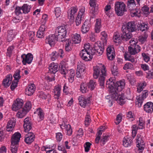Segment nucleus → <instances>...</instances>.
Listing matches in <instances>:
<instances>
[{"mask_svg":"<svg viewBox=\"0 0 153 153\" xmlns=\"http://www.w3.org/2000/svg\"><path fill=\"white\" fill-rule=\"evenodd\" d=\"M51 58L52 61H54L56 59L58 56V54L56 51H54L50 54Z\"/></svg>","mask_w":153,"mask_h":153,"instance_id":"obj_62","label":"nucleus"},{"mask_svg":"<svg viewBox=\"0 0 153 153\" xmlns=\"http://www.w3.org/2000/svg\"><path fill=\"white\" fill-rule=\"evenodd\" d=\"M132 143V140L129 136H126L123 140V145L124 146L127 147L131 145Z\"/></svg>","mask_w":153,"mask_h":153,"instance_id":"obj_24","label":"nucleus"},{"mask_svg":"<svg viewBox=\"0 0 153 153\" xmlns=\"http://www.w3.org/2000/svg\"><path fill=\"white\" fill-rule=\"evenodd\" d=\"M21 57L22 62L24 65H26L27 63H31L33 58V55L30 53H28L27 54H23L22 55Z\"/></svg>","mask_w":153,"mask_h":153,"instance_id":"obj_10","label":"nucleus"},{"mask_svg":"<svg viewBox=\"0 0 153 153\" xmlns=\"http://www.w3.org/2000/svg\"><path fill=\"white\" fill-rule=\"evenodd\" d=\"M34 135L32 132H29L25 136V140L27 144L31 143L34 140Z\"/></svg>","mask_w":153,"mask_h":153,"instance_id":"obj_26","label":"nucleus"},{"mask_svg":"<svg viewBox=\"0 0 153 153\" xmlns=\"http://www.w3.org/2000/svg\"><path fill=\"white\" fill-rule=\"evenodd\" d=\"M146 83L145 82H143L139 83L137 88V91L138 92H140L146 87Z\"/></svg>","mask_w":153,"mask_h":153,"instance_id":"obj_46","label":"nucleus"},{"mask_svg":"<svg viewBox=\"0 0 153 153\" xmlns=\"http://www.w3.org/2000/svg\"><path fill=\"white\" fill-rule=\"evenodd\" d=\"M14 48V47L13 45L9 46L7 49V52L6 53L7 55L9 56L10 57L13 51Z\"/></svg>","mask_w":153,"mask_h":153,"instance_id":"obj_56","label":"nucleus"},{"mask_svg":"<svg viewBox=\"0 0 153 153\" xmlns=\"http://www.w3.org/2000/svg\"><path fill=\"white\" fill-rule=\"evenodd\" d=\"M124 56L125 60L126 61H128L133 63L135 62V59L134 57L131 56L128 52H125L124 54Z\"/></svg>","mask_w":153,"mask_h":153,"instance_id":"obj_38","label":"nucleus"},{"mask_svg":"<svg viewBox=\"0 0 153 153\" xmlns=\"http://www.w3.org/2000/svg\"><path fill=\"white\" fill-rule=\"evenodd\" d=\"M94 77L97 79L99 77V81L100 85L103 87L104 85L105 76L106 75L105 68L104 65L100 64L93 67Z\"/></svg>","mask_w":153,"mask_h":153,"instance_id":"obj_3","label":"nucleus"},{"mask_svg":"<svg viewBox=\"0 0 153 153\" xmlns=\"http://www.w3.org/2000/svg\"><path fill=\"white\" fill-rule=\"evenodd\" d=\"M87 86V85L84 83L81 85L80 89L82 93H85L88 91Z\"/></svg>","mask_w":153,"mask_h":153,"instance_id":"obj_59","label":"nucleus"},{"mask_svg":"<svg viewBox=\"0 0 153 153\" xmlns=\"http://www.w3.org/2000/svg\"><path fill=\"white\" fill-rule=\"evenodd\" d=\"M79 104L83 107L85 108L86 105L90 102V98H85L82 96H79L78 98Z\"/></svg>","mask_w":153,"mask_h":153,"instance_id":"obj_13","label":"nucleus"},{"mask_svg":"<svg viewBox=\"0 0 153 153\" xmlns=\"http://www.w3.org/2000/svg\"><path fill=\"white\" fill-rule=\"evenodd\" d=\"M36 87L34 84H29L26 88L25 94L28 96L32 95L34 92Z\"/></svg>","mask_w":153,"mask_h":153,"instance_id":"obj_15","label":"nucleus"},{"mask_svg":"<svg viewBox=\"0 0 153 153\" xmlns=\"http://www.w3.org/2000/svg\"><path fill=\"white\" fill-rule=\"evenodd\" d=\"M28 112L25 109L22 108L19 110L16 114V117L19 118H22L24 117Z\"/></svg>","mask_w":153,"mask_h":153,"instance_id":"obj_39","label":"nucleus"},{"mask_svg":"<svg viewBox=\"0 0 153 153\" xmlns=\"http://www.w3.org/2000/svg\"><path fill=\"white\" fill-rule=\"evenodd\" d=\"M45 28L46 27L45 25H42L41 26L37 33V36L38 38H42L43 37L44 33Z\"/></svg>","mask_w":153,"mask_h":153,"instance_id":"obj_29","label":"nucleus"},{"mask_svg":"<svg viewBox=\"0 0 153 153\" xmlns=\"http://www.w3.org/2000/svg\"><path fill=\"white\" fill-rule=\"evenodd\" d=\"M139 25V29L142 31H146L149 28L148 24L146 23L140 22Z\"/></svg>","mask_w":153,"mask_h":153,"instance_id":"obj_37","label":"nucleus"},{"mask_svg":"<svg viewBox=\"0 0 153 153\" xmlns=\"http://www.w3.org/2000/svg\"><path fill=\"white\" fill-rule=\"evenodd\" d=\"M121 37L120 33L118 32L114 33L113 36V42L116 43H119L121 41Z\"/></svg>","mask_w":153,"mask_h":153,"instance_id":"obj_35","label":"nucleus"},{"mask_svg":"<svg viewBox=\"0 0 153 153\" xmlns=\"http://www.w3.org/2000/svg\"><path fill=\"white\" fill-rule=\"evenodd\" d=\"M48 68L49 72L55 74L58 71V66L56 63L52 62L49 65Z\"/></svg>","mask_w":153,"mask_h":153,"instance_id":"obj_28","label":"nucleus"},{"mask_svg":"<svg viewBox=\"0 0 153 153\" xmlns=\"http://www.w3.org/2000/svg\"><path fill=\"white\" fill-rule=\"evenodd\" d=\"M106 87L108 89L110 94L105 97L108 102L112 105L114 100L117 101L120 105L124 103L126 99L124 94L120 93L125 88V82L124 80H121L115 82L112 78H110L106 82Z\"/></svg>","mask_w":153,"mask_h":153,"instance_id":"obj_1","label":"nucleus"},{"mask_svg":"<svg viewBox=\"0 0 153 153\" xmlns=\"http://www.w3.org/2000/svg\"><path fill=\"white\" fill-rule=\"evenodd\" d=\"M37 114L41 120H42L44 117V114L43 111L40 108H38L34 112Z\"/></svg>","mask_w":153,"mask_h":153,"instance_id":"obj_42","label":"nucleus"},{"mask_svg":"<svg viewBox=\"0 0 153 153\" xmlns=\"http://www.w3.org/2000/svg\"><path fill=\"white\" fill-rule=\"evenodd\" d=\"M109 139L108 136H103L102 138L101 139L100 143L101 146H103L108 141Z\"/></svg>","mask_w":153,"mask_h":153,"instance_id":"obj_49","label":"nucleus"},{"mask_svg":"<svg viewBox=\"0 0 153 153\" xmlns=\"http://www.w3.org/2000/svg\"><path fill=\"white\" fill-rule=\"evenodd\" d=\"M80 35L77 33L73 34L71 35V39L72 43L74 44H78L81 41Z\"/></svg>","mask_w":153,"mask_h":153,"instance_id":"obj_23","label":"nucleus"},{"mask_svg":"<svg viewBox=\"0 0 153 153\" xmlns=\"http://www.w3.org/2000/svg\"><path fill=\"white\" fill-rule=\"evenodd\" d=\"M122 29L132 32L136 30V25L134 21H131L123 25Z\"/></svg>","mask_w":153,"mask_h":153,"instance_id":"obj_6","label":"nucleus"},{"mask_svg":"<svg viewBox=\"0 0 153 153\" xmlns=\"http://www.w3.org/2000/svg\"><path fill=\"white\" fill-rule=\"evenodd\" d=\"M77 10L78 8L76 7H72L68 9V19L72 21L74 20Z\"/></svg>","mask_w":153,"mask_h":153,"instance_id":"obj_12","label":"nucleus"},{"mask_svg":"<svg viewBox=\"0 0 153 153\" xmlns=\"http://www.w3.org/2000/svg\"><path fill=\"white\" fill-rule=\"evenodd\" d=\"M65 63L64 62H62L60 63L59 66V71L62 74L66 75L68 72V70L65 66Z\"/></svg>","mask_w":153,"mask_h":153,"instance_id":"obj_31","label":"nucleus"},{"mask_svg":"<svg viewBox=\"0 0 153 153\" xmlns=\"http://www.w3.org/2000/svg\"><path fill=\"white\" fill-rule=\"evenodd\" d=\"M39 96L40 98L42 99H45L47 97L48 100L51 99V96L50 94H48L46 95L43 92H41L39 93Z\"/></svg>","mask_w":153,"mask_h":153,"instance_id":"obj_53","label":"nucleus"},{"mask_svg":"<svg viewBox=\"0 0 153 153\" xmlns=\"http://www.w3.org/2000/svg\"><path fill=\"white\" fill-rule=\"evenodd\" d=\"M144 111L148 113H151L153 111V103L151 102H148L144 105Z\"/></svg>","mask_w":153,"mask_h":153,"instance_id":"obj_20","label":"nucleus"},{"mask_svg":"<svg viewBox=\"0 0 153 153\" xmlns=\"http://www.w3.org/2000/svg\"><path fill=\"white\" fill-rule=\"evenodd\" d=\"M66 34L67 31L64 26H59L55 29L56 39L59 42H62L65 40Z\"/></svg>","mask_w":153,"mask_h":153,"instance_id":"obj_4","label":"nucleus"},{"mask_svg":"<svg viewBox=\"0 0 153 153\" xmlns=\"http://www.w3.org/2000/svg\"><path fill=\"white\" fill-rule=\"evenodd\" d=\"M61 128L63 130H65L68 135H71L72 132V130L71 128L70 125L67 123H63L60 125Z\"/></svg>","mask_w":153,"mask_h":153,"instance_id":"obj_14","label":"nucleus"},{"mask_svg":"<svg viewBox=\"0 0 153 153\" xmlns=\"http://www.w3.org/2000/svg\"><path fill=\"white\" fill-rule=\"evenodd\" d=\"M54 12L56 18L60 16L61 15V8L59 7H56L54 9Z\"/></svg>","mask_w":153,"mask_h":153,"instance_id":"obj_58","label":"nucleus"},{"mask_svg":"<svg viewBox=\"0 0 153 153\" xmlns=\"http://www.w3.org/2000/svg\"><path fill=\"white\" fill-rule=\"evenodd\" d=\"M12 76L10 74L7 75L5 78L4 79L3 84L5 87H8L9 86L12 82Z\"/></svg>","mask_w":153,"mask_h":153,"instance_id":"obj_25","label":"nucleus"},{"mask_svg":"<svg viewBox=\"0 0 153 153\" xmlns=\"http://www.w3.org/2000/svg\"><path fill=\"white\" fill-rule=\"evenodd\" d=\"M147 36L146 35H141L138 37L139 42L141 44L144 43L146 41Z\"/></svg>","mask_w":153,"mask_h":153,"instance_id":"obj_54","label":"nucleus"},{"mask_svg":"<svg viewBox=\"0 0 153 153\" xmlns=\"http://www.w3.org/2000/svg\"><path fill=\"white\" fill-rule=\"evenodd\" d=\"M24 104L23 100L21 99H16L14 102L12 106L13 111H16L21 108Z\"/></svg>","mask_w":153,"mask_h":153,"instance_id":"obj_9","label":"nucleus"},{"mask_svg":"<svg viewBox=\"0 0 153 153\" xmlns=\"http://www.w3.org/2000/svg\"><path fill=\"white\" fill-rule=\"evenodd\" d=\"M31 7L27 4H24L22 7V11L25 14L28 13L30 11Z\"/></svg>","mask_w":153,"mask_h":153,"instance_id":"obj_44","label":"nucleus"},{"mask_svg":"<svg viewBox=\"0 0 153 153\" xmlns=\"http://www.w3.org/2000/svg\"><path fill=\"white\" fill-rule=\"evenodd\" d=\"M142 56L143 59L146 62H148L149 61L150 58L149 54L145 53H142Z\"/></svg>","mask_w":153,"mask_h":153,"instance_id":"obj_57","label":"nucleus"},{"mask_svg":"<svg viewBox=\"0 0 153 153\" xmlns=\"http://www.w3.org/2000/svg\"><path fill=\"white\" fill-rule=\"evenodd\" d=\"M58 41L56 39V36L54 34H51L46 38V42L49 44L50 45H53L55 44V41Z\"/></svg>","mask_w":153,"mask_h":153,"instance_id":"obj_21","label":"nucleus"},{"mask_svg":"<svg viewBox=\"0 0 153 153\" xmlns=\"http://www.w3.org/2000/svg\"><path fill=\"white\" fill-rule=\"evenodd\" d=\"M84 49L80 52L82 58L86 61L91 60L92 58V56L96 54L100 56L102 53L104 49L101 46L100 41H97L91 47L90 43L86 42L84 44Z\"/></svg>","mask_w":153,"mask_h":153,"instance_id":"obj_2","label":"nucleus"},{"mask_svg":"<svg viewBox=\"0 0 153 153\" xmlns=\"http://www.w3.org/2000/svg\"><path fill=\"white\" fill-rule=\"evenodd\" d=\"M102 36L101 39L104 46L106 45L108 39L107 35L105 31H102L101 33Z\"/></svg>","mask_w":153,"mask_h":153,"instance_id":"obj_41","label":"nucleus"},{"mask_svg":"<svg viewBox=\"0 0 153 153\" xmlns=\"http://www.w3.org/2000/svg\"><path fill=\"white\" fill-rule=\"evenodd\" d=\"M131 13V16L132 17L137 16L138 17L140 16V10L138 9L135 8H134L131 10H129Z\"/></svg>","mask_w":153,"mask_h":153,"instance_id":"obj_43","label":"nucleus"},{"mask_svg":"<svg viewBox=\"0 0 153 153\" xmlns=\"http://www.w3.org/2000/svg\"><path fill=\"white\" fill-rule=\"evenodd\" d=\"M16 35V33L14 30H10L8 32L7 40L8 42L12 41Z\"/></svg>","mask_w":153,"mask_h":153,"instance_id":"obj_30","label":"nucleus"},{"mask_svg":"<svg viewBox=\"0 0 153 153\" xmlns=\"http://www.w3.org/2000/svg\"><path fill=\"white\" fill-rule=\"evenodd\" d=\"M61 90V86L60 85L58 84L54 87L53 92L55 99H59L60 95Z\"/></svg>","mask_w":153,"mask_h":153,"instance_id":"obj_22","label":"nucleus"},{"mask_svg":"<svg viewBox=\"0 0 153 153\" xmlns=\"http://www.w3.org/2000/svg\"><path fill=\"white\" fill-rule=\"evenodd\" d=\"M111 9V6L109 4L105 6L104 8V11L105 13L108 16H110V12Z\"/></svg>","mask_w":153,"mask_h":153,"instance_id":"obj_52","label":"nucleus"},{"mask_svg":"<svg viewBox=\"0 0 153 153\" xmlns=\"http://www.w3.org/2000/svg\"><path fill=\"white\" fill-rule=\"evenodd\" d=\"M91 24L90 21L86 20L83 24L81 28V31L83 33L87 32L89 30Z\"/></svg>","mask_w":153,"mask_h":153,"instance_id":"obj_19","label":"nucleus"},{"mask_svg":"<svg viewBox=\"0 0 153 153\" xmlns=\"http://www.w3.org/2000/svg\"><path fill=\"white\" fill-rule=\"evenodd\" d=\"M123 68L124 70H127L128 69H134V67L133 65L131 63H127L124 66Z\"/></svg>","mask_w":153,"mask_h":153,"instance_id":"obj_60","label":"nucleus"},{"mask_svg":"<svg viewBox=\"0 0 153 153\" xmlns=\"http://www.w3.org/2000/svg\"><path fill=\"white\" fill-rule=\"evenodd\" d=\"M30 120V118L27 117L25 119L24 121L23 126L26 132L28 131L31 128V124Z\"/></svg>","mask_w":153,"mask_h":153,"instance_id":"obj_18","label":"nucleus"},{"mask_svg":"<svg viewBox=\"0 0 153 153\" xmlns=\"http://www.w3.org/2000/svg\"><path fill=\"white\" fill-rule=\"evenodd\" d=\"M136 143L137 147L140 152L142 151L145 147V143L142 137L140 134H138L136 138Z\"/></svg>","mask_w":153,"mask_h":153,"instance_id":"obj_7","label":"nucleus"},{"mask_svg":"<svg viewBox=\"0 0 153 153\" xmlns=\"http://www.w3.org/2000/svg\"><path fill=\"white\" fill-rule=\"evenodd\" d=\"M132 128V136L133 138H134L136 136L137 133V131L138 127H137L136 125H133L131 127Z\"/></svg>","mask_w":153,"mask_h":153,"instance_id":"obj_48","label":"nucleus"},{"mask_svg":"<svg viewBox=\"0 0 153 153\" xmlns=\"http://www.w3.org/2000/svg\"><path fill=\"white\" fill-rule=\"evenodd\" d=\"M75 75V73L74 69H71L68 71L67 76H69L68 79L69 82H73Z\"/></svg>","mask_w":153,"mask_h":153,"instance_id":"obj_33","label":"nucleus"},{"mask_svg":"<svg viewBox=\"0 0 153 153\" xmlns=\"http://www.w3.org/2000/svg\"><path fill=\"white\" fill-rule=\"evenodd\" d=\"M85 8L84 7L82 6L79 9L78 15L76 19V26L79 25L81 22L82 18L84 16Z\"/></svg>","mask_w":153,"mask_h":153,"instance_id":"obj_8","label":"nucleus"},{"mask_svg":"<svg viewBox=\"0 0 153 153\" xmlns=\"http://www.w3.org/2000/svg\"><path fill=\"white\" fill-rule=\"evenodd\" d=\"M21 137V134L18 132L15 133L12 136L11 143L12 144H18Z\"/></svg>","mask_w":153,"mask_h":153,"instance_id":"obj_16","label":"nucleus"},{"mask_svg":"<svg viewBox=\"0 0 153 153\" xmlns=\"http://www.w3.org/2000/svg\"><path fill=\"white\" fill-rule=\"evenodd\" d=\"M65 49L67 51H69L72 49L73 43L69 39H67L65 41Z\"/></svg>","mask_w":153,"mask_h":153,"instance_id":"obj_34","label":"nucleus"},{"mask_svg":"<svg viewBox=\"0 0 153 153\" xmlns=\"http://www.w3.org/2000/svg\"><path fill=\"white\" fill-rule=\"evenodd\" d=\"M122 114H119L117 115L116 120L115 122V123L117 125L118 124L120 123L122 121Z\"/></svg>","mask_w":153,"mask_h":153,"instance_id":"obj_63","label":"nucleus"},{"mask_svg":"<svg viewBox=\"0 0 153 153\" xmlns=\"http://www.w3.org/2000/svg\"><path fill=\"white\" fill-rule=\"evenodd\" d=\"M96 84V83L95 81L91 80L88 83V86L91 90H93L95 88Z\"/></svg>","mask_w":153,"mask_h":153,"instance_id":"obj_47","label":"nucleus"},{"mask_svg":"<svg viewBox=\"0 0 153 153\" xmlns=\"http://www.w3.org/2000/svg\"><path fill=\"white\" fill-rule=\"evenodd\" d=\"M53 149H54L53 146L50 145L43 146L41 147L42 150L46 151V153H49L50 152H52Z\"/></svg>","mask_w":153,"mask_h":153,"instance_id":"obj_36","label":"nucleus"},{"mask_svg":"<svg viewBox=\"0 0 153 153\" xmlns=\"http://www.w3.org/2000/svg\"><path fill=\"white\" fill-rule=\"evenodd\" d=\"M32 106L31 102L30 101H27L23 108L28 112L31 109Z\"/></svg>","mask_w":153,"mask_h":153,"instance_id":"obj_51","label":"nucleus"},{"mask_svg":"<svg viewBox=\"0 0 153 153\" xmlns=\"http://www.w3.org/2000/svg\"><path fill=\"white\" fill-rule=\"evenodd\" d=\"M77 69L79 70L80 71L84 73L85 70V65L83 63L80 62L77 64Z\"/></svg>","mask_w":153,"mask_h":153,"instance_id":"obj_50","label":"nucleus"},{"mask_svg":"<svg viewBox=\"0 0 153 153\" xmlns=\"http://www.w3.org/2000/svg\"><path fill=\"white\" fill-rule=\"evenodd\" d=\"M101 27V21L100 19H97L95 25V30L96 33H99L100 31Z\"/></svg>","mask_w":153,"mask_h":153,"instance_id":"obj_32","label":"nucleus"},{"mask_svg":"<svg viewBox=\"0 0 153 153\" xmlns=\"http://www.w3.org/2000/svg\"><path fill=\"white\" fill-rule=\"evenodd\" d=\"M17 145L18 144H12L11 143V150L13 153H16L17 151Z\"/></svg>","mask_w":153,"mask_h":153,"instance_id":"obj_64","label":"nucleus"},{"mask_svg":"<svg viewBox=\"0 0 153 153\" xmlns=\"http://www.w3.org/2000/svg\"><path fill=\"white\" fill-rule=\"evenodd\" d=\"M128 7L129 10L135 8L136 4L134 0H128L127 2Z\"/></svg>","mask_w":153,"mask_h":153,"instance_id":"obj_45","label":"nucleus"},{"mask_svg":"<svg viewBox=\"0 0 153 153\" xmlns=\"http://www.w3.org/2000/svg\"><path fill=\"white\" fill-rule=\"evenodd\" d=\"M114 9L117 15L121 16L126 11L125 5L123 2H117L114 4Z\"/></svg>","mask_w":153,"mask_h":153,"instance_id":"obj_5","label":"nucleus"},{"mask_svg":"<svg viewBox=\"0 0 153 153\" xmlns=\"http://www.w3.org/2000/svg\"><path fill=\"white\" fill-rule=\"evenodd\" d=\"M142 10L145 14H148L149 13V8L147 6H144L142 8Z\"/></svg>","mask_w":153,"mask_h":153,"instance_id":"obj_61","label":"nucleus"},{"mask_svg":"<svg viewBox=\"0 0 153 153\" xmlns=\"http://www.w3.org/2000/svg\"><path fill=\"white\" fill-rule=\"evenodd\" d=\"M122 30L123 34L122 37L123 39L127 41L132 37V34L131 32L124 29H122Z\"/></svg>","mask_w":153,"mask_h":153,"instance_id":"obj_27","label":"nucleus"},{"mask_svg":"<svg viewBox=\"0 0 153 153\" xmlns=\"http://www.w3.org/2000/svg\"><path fill=\"white\" fill-rule=\"evenodd\" d=\"M111 71L112 74L114 76H117L118 74L117 67L114 65H113L111 67Z\"/></svg>","mask_w":153,"mask_h":153,"instance_id":"obj_55","label":"nucleus"},{"mask_svg":"<svg viewBox=\"0 0 153 153\" xmlns=\"http://www.w3.org/2000/svg\"><path fill=\"white\" fill-rule=\"evenodd\" d=\"M107 55L108 59L110 60H113L115 58V51L112 46H109L107 48Z\"/></svg>","mask_w":153,"mask_h":153,"instance_id":"obj_11","label":"nucleus"},{"mask_svg":"<svg viewBox=\"0 0 153 153\" xmlns=\"http://www.w3.org/2000/svg\"><path fill=\"white\" fill-rule=\"evenodd\" d=\"M140 47L138 45H137L134 46H129L128 48V53L131 55H135L140 51Z\"/></svg>","mask_w":153,"mask_h":153,"instance_id":"obj_17","label":"nucleus"},{"mask_svg":"<svg viewBox=\"0 0 153 153\" xmlns=\"http://www.w3.org/2000/svg\"><path fill=\"white\" fill-rule=\"evenodd\" d=\"M137 123L138 124V128L139 129H143L144 126L145 120L144 117H140L139 120L137 121Z\"/></svg>","mask_w":153,"mask_h":153,"instance_id":"obj_40","label":"nucleus"}]
</instances>
